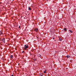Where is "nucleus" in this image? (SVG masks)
I'll list each match as a JSON object with an SVG mask.
<instances>
[{"label": "nucleus", "instance_id": "f257e3e1", "mask_svg": "<svg viewBox=\"0 0 76 76\" xmlns=\"http://www.w3.org/2000/svg\"><path fill=\"white\" fill-rule=\"evenodd\" d=\"M28 45H25L24 46L23 48H24V50H27V49L28 48Z\"/></svg>", "mask_w": 76, "mask_h": 76}, {"label": "nucleus", "instance_id": "f03ea898", "mask_svg": "<svg viewBox=\"0 0 76 76\" xmlns=\"http://www.w3.org/2000/svg\"><path fill=\"white\" fill-rule=\"evenodd\" d=\"M65 32H66V31H67V28H63Z\"/></svg>", "mask_w": 76, "mask_h": 76}, {"label": "nucleus", "instance_id": "7ed1b4c3", "mask_svg": "<svg viewBox=\"0 0 76 76\" xmlns=\"http://www.w3.org/2000/svg\"><path fill=\"white\" fill-rule=\"evenodd\" d=\"M38 28H36L34 29V31H36V32H38Z\"/></svg>", "mask_w": 76, "mask_h": 76}, {"label": "nucleus", "instance_id": "20e7f679", "mask_svg": "<svg viewBox=\"0 0 76 76\" xmlns=\"http://www.w3.org/2000/svg\"><path fill=\"white\" fill-rule=\"evenodd\" d=\"M2 40V41L4 42V43L5 42V39H4V38Z\"/></svg>", "mask_w": 76, "mask_h": 76}, {"label": "nucleus", "instance_id": "39448f33", "mask_svg": "<svg viewBox=\"0 0 76 76\" xmlns=\"http://www.w3.org/2000/svg\"><path fill=\"white\" fill-rule=\"evenodd\" d=\"M66 57L67 58H70V56H69V55H67L66 56Z\"/></svg>", "mask_w": 76, "mask_h": 76}, {"label": "nucleus", "instance_id": "423d86ee", "mask_svg": "<svg viewBox=\"0 0 76 76\" xmlns=\"http://www.w3.org/2000/svg\"><path fill=\"white\" fill-rule=\"evenodd\" d=\"M3 34V33L1 32V31H0V35H1Z\"/></svg>", "mask_w": 76, "mask_h": 76}, {"label": "nucleus", "instance_id": "0eeeda50", "mask_svg": "<svg viewBox=\"0 0 76 76\" xmlns=\"http://www.w3.org/2000/svg\"><path fill=\"white\" fill-rule=\"evenodd\" d=\"M13 55H11L10 57L11 58H13Z\"/></svg>", "mask_w": 76, "mask_h": 76}, {"label": "nucleus", "instance_id": "6e6552de", "mask_svg": "<svg viewBox=\"0 0 76 76\" xmlns=\"http://www.w3.org/2000/svg\"><path fill=\"white\" fill-rule=\"evenodd\" d=\"M59 40L60 41H62V39L61 38H59Z\"/></svg>", "mask_w": 76, "mask_h": 76}, {"label": "nucleus", "instance_id": "1a4fd4ad", "mask_svg": "<svg viewBox=\"0 0 76 76\" xmlns=\"http://www.w3.org/2000/svg\"><path fill=\"white\" fill-rule=\"evenodd\" d=\"M69 31L71 33H72L73 32V31H71L70 30H69Z\"/></svg>", "mask_w": 76, "mask_h": 76}, {"label": "nucleus", "instance_id": "9d476101", "mask_svg": "<svg viewBox=\"0 0 76 76\" xmlns=\"http://www.w3.org/2000/svg\"><path fill=\"white\" fill-rule=\"evenodd\" d=\"M28 9L29 10H31V8L30 7H28Z\"/></svg>", "mask_w": 76, "mask_h": 76}, {"label": "nucleus", "instance_id": "9b49d317", "mask_svg": "<svg viewBox=\"0 0 76 76\" xmlns=\"http://www.w3.org/2000/svg\"><path fill=\"white\" fill-rule=\"evenodd\" d=\"M70 62H72V60H70Z\"/></svg>", "mask_w": 76, "mask_h": 76}, {"label": "nucleus", "instance_id": "f8f14e48", "mask_svg": "<svg viewBox=\"0 0 76 76\" xmlns=\"http://www.w3.org/2000/svg\"><path fill=\"white\" fill-rule=\"evenodd\" d=\"M44 73H46V72L44 71Z\"/></svg>", "mask_w": 76, "mask_h": 76}, {"label": "nucleus", "instance_id": "ddd939ff", "mask_svg": "<svg viewBox=\"0 0 76 76\" xmlns=\"http://www.w3.org/2000/svg\"><path fill=\"white\" fill-rule=\"evenodd\" d=\"M20 28V26H19V28Z\"/></svg>", "mask_w": 76, "mask_h": 76}, {"label": "nucleus", "instance_id": "4468645a", "mask_svg": "<svg viewBox=\"0 0 76 76\" xmlns=\"http://www.w3.org/2000/svg\"><path fill=\"white\" fill-rule=\"evenodd\" d=\"M24 53V51H23V52H22V53Z\"/></svg>", "mask_w": 76, "mask_h": 76}, {"label": "nucleus", "instance_id": "2eb2a0df", "mask_svg": "<svg viewBox=\"0 0 76 76\" xmlns=\"http://www.w3.org/2000/svg\"><path fill=\"white\" fill-rule=\"evenodd\" d=\"M11 76H14L13 75H11Z\"/></svg>", "mask_w": 76, "mask_h": 76}, {"label": "nucleus", "instance_id": "dca6fc26", "mask_svg": "<svg viewBox=\"0 0 76 76\" xmlns=\"http://www.w3.org/2000/svg\"><path fill=\"white\" fill-rule=\"evenodd\" d=\"M66 69H68V68H66Z\"/></svg>", "mask_w": 76, "mask_h": 76}, {"label": "nucleus", "instance_id": "f3484780", "mask_svg": "<svg viewBox=\"0 0 76 76\" xmlns=\"http://www.w3.org/2000/svg\"><path fill=\"white\" fill-rule=\"evenodd\" d=\"M39 55L40 56H41V55L40 54Z\"/></svg>", "mask_w": 76, "mask_h": 76}, {"label": "nucleus", "instance_id": "a211bd4d", "mask_svg": "<svg viewBox=\"0 0 76 76\" xmlns=\"http://www.w3.org/2000/svg\"><path fill=\"white\" fill-rule=\"evenodd\" d=\"M46 71H47V70H45V72H46Z\"/></svg>", "mask_w": 76, "mask_h": 76}, {"label": "nucleus", "instance_id": "6ab92c4d", "mask_svg": "<svg viewBox=\"0 0 76 76\" xmlns=\"http://www.w3.org/2000/svg\"><path fill=\"white\" fill-rule=\"evenodd\" d=\"M35 60H37V59H35Z\"/></svg>", "mask_w": 76, "mask_h": 76}, {"label": "nucleus", "instance_id": "aec40b11", "mask_svg": "<svg viewBox=\"0 0 76 76\" xmlns=\"http://www.w3.org/2000/svg\"><path fill=\"white\" fill-rule=\"evenodd\" d=\"M53 39H54V38H53Z\"/></svg>", "mask_w": 76, "mask_h": 76}, {"label": "nucleus", "instance_id": "412c9836", "mask_svg": "<svg viewBox=\"0 0 76 76\" xmlns=\"http://www.w3.org/2000/svg\"><path fill=\"white\" fill-rule=\"evenodd\" d=\"M41 76H42V75H41Z\"/></svg>", "mask_w": 76, "mask_h": 76}, {"label": "nucleus", "instance_id": "4be33fe9", "mask_svg": "<svg viewBox=\"0 0 76 76\" xmlns=\"http://www.w3.org/2000/svg\"><path fill=\"white\" fill-rule=\"evenodd\" d=\"M24 19H25V18H24Z\"/></svg>", "mask_w": 76, "mask_h": 76}]
</instances>
